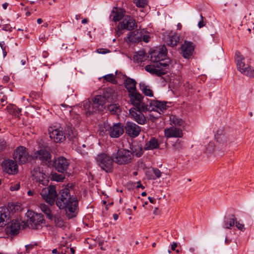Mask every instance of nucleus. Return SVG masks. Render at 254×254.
Listing matches in <instances>:
<instances>
[{"label":"nucleus","instance_id":"obj_39","mask_svg":"<svg viewBox=\"0 0 254 254\" xmlns=\"http://www.w3.org/2000/svg\"><path fill=\"white\" fill-rule=\"evenodd\" d=\"M41 209L49 219L53 220V215L51 213V211L48 206L45 204H42Z\"/></svg>","mask_w":254,"mask_h":254},{"label":"nucleus","instance_id":"obj_36","mask_svg":"<svg viewBox=\"0 0 254 254\" xmlns=\"http://www.w3.org/2000/svg\"><path fill=\"white\" fill-rule=\"evenodd\" d=\"M143 149L142 146L140 144H137L133 145L131 148L132 155L134 154L137 157H140L143 152Z\"/></svg>","mask_w":254,"mask_h":254},{"label":"nucleus","instance_id":"obj_37","mask_svg":"<svg viewBox=\"0 0 254 254\" xmlns=\"http://www.w3.org/2000/svg\"><path fill=\"white\" fill-rule=\"evenodd\" d=\"M108 110L113 115H118L121 111L120 106L116 104L109 105Z\"/></svg>","mask_w":254,"mask_h":254},{"label":"nucleus","instance_id":"obj_46","mask_svg":"<svg viewBox=\"0 0 254 254\" xmlns=\"http://www.w3.org/2000/svg\"><path fill=\"white\" fill-rule=\"evenodd\" d=\"M152 172L156 178H160L161 176V172L157 168H153Z\"/></svg>","mask_w":254,"mask_h":254},{"label":"nucleus","instance_id":"obj_7","mask_svg":"<svg viewBox=\"0 0 254 254\" xmlns=\"http://www.w3.org/2000/svg\"><path fill=\"white\" fill-rule=\"evenodd\" d=\"M39 192L42 198L47 202L52 205L54 204L57 196L56 187L50 185L48 187H45L39 190Z\"/></svg>","mask_w":254,"mask_h":254},{"label":"nucleus","instance_id":"obj_54","mask_svg":"<svg viewBox=\"0 0 254 254\" xmlns=\"http://www.w3.org/2000/svg\"><path fill=\"white\" fill-rule=\"evenodd\" d=\"M122 30L123 29H121V27H120V24H119L117 29L116 30V34L118 36H120L123 33L122 32Z\"/></svg>","mask_w":254,"mask_h":254},{"label":"nucleus","instance_id":"obj_5","mask_svg":"<svg viewBox=\"0 0 254 254\" xmlns=\"http://www.w3.org/2000/svg\"><path fill=\"white\" fill-rule=\"evenodd\" d=\"M235 59L237 69L241 73L249 77H254V69L245 63V58L239 51L236 52Z\"/></svg>","mask_w":254,"mask_h":254},{"label":"nucleus","instance_id":"obj_20","mask_svg":"<svg viewBox=\"0 0 254 254\" xmlns=\"http://www.w3.org/2000/svg\"><path fill=\"white\" fill-rule=\"evenodd\" d=\"M126 133L131 137L137 136L140 132V128L135 124L127 122L124 128Z\"/></svg>","mask_w":254,"mask_h":254},{"label":"nucleus","instance_id":"obj_42","mask_svg":"<svg viewBox=\"0 0 254 254\" xmlns=\"http://www.w3.org/2000/svg\"><path fill=\"white\" fill-rule=\"evenodd\" d=\"M171 119L175 126H181L184 125V121L181 119L178 118L175 116H173Z\"/></svg>","mask_w":254,"mask_h":254},{"label":"nucleus","instance_id":"obj_57","mask_svg":"<svg viewBox=\"0 0 254 254\" xmlns=\"http://www.w3.org/2000/svg\"><path fill=\"white\" fill-rule=\"evenodd\" d=\"M177 247V244L176 243H174L171 246V249L172 250L174 251Z\"/></svg>","mask_w":254,"mask_h":254},{"label":"nucleus","instance_id":"obj_3","mask_svg":"<svg viewBox=\"0 0 254 254\" xmlns=\"http://www.w3.org/2000/svg\"><path fill=\"white\" fill-rule=\"evenodd\" d=\"M117 93L114 87H107L103 89L102 95H96L95 97V105L99 106V109H104V105L108 102H112L117 99Z\"/></svg>","mask_w":254,"mask_h":254},{"label":"nucleus","instance_id":"obj_47","mask_svg":"<svg viewBox=\"0 0 254 254\" xmlns=\"http://www.w3.org/2000/svg\"><path fill=\"white\" fill-rule=\"evenodd\" d=\"M235 225L236 227L241 231H244L245 230L244 225L243 224L240 223L239 222H238L236 220L235 222Z\"/></svg>","mask_w":254,"mask_h":254},{"label":"nucleus","instance_id":"obj_31","mask_svg":"<svg viewBox=\"0 0 254 254\" xmlns=\"http://www.w3.org/2000/svg\"><path fill=\"white\" fill-rule=\"evenodd\" d=\"M159 143L158 140L155 137H151L150 139L146 143L143 149L145 150H153L158 148Z\"/></svg>","mask_w":254,"mask_h":254},{"label":"nucleus","instance_id":"obj_63","mask_svg":"<svg viewBox=\"0 0 254 254\" xmlns=\"http://www.w3.org/2000/svg\"><path fill=\"white\" fill-rule=\"evenodd\" d=\"M64 179V177H63L61 175H59L58 177V178H57L56 180L57 181H61L63 180Z\"/></svg>","mask_w":254,"mask_h":254},{"label":"nucleus","instance_id":"obj_13","mask_svg":"<svg viewBox=\"0 0 254 254\" xmlns=\"http://www.w3.org/2000/svg\"><path fill=\"white\" fill-rule=\"evenodd\" d=\"M105 131L113 138H118L124 132V126L121 123L114 124L112 126L107 125L105 127Z\"/></svg>","mask_w":254,"mask_h":254},{"label":"nucleus","instance_id":"obj_15","mask_svg":"<svg viewBox=\"0 0 254 254\" xmlns=\"http://www.w3.org/2000/svg\"><path fill=\"white\" fill-rule=\"evenodd\" d=\"M147 110H142L139 108H133L129 110V114L131 117L138 124L140 125L145 124L146 120L142 112H145Z\"/></svg>","mask_w":254,"mask_h":254},{"label":"nucleus","instance_id":"obj_55","mask_svg":"<svg viewBox=\"0 0 254 254\" xmlns=\"http://www.w3.org/2000/svg\"><path fill=\"white\" fill-rule=\"evenodd\" d=\"M104 243V241H99L98 242L99 246L100 247V249L102 250H105V249L103 247V245Z\"/></svg>","mask_w":254,"mask_h":254},{"label":"nucleus","instance_id":"obj_26","mask_svg":"<svg viewBox=\"0 0 254 254\" xmlns=\"http://www.w3.org/2000/svg\"><path fill=\"white\" fill-rule=\"evenodd\" d=\"M165 136L167 137H182L183 136L182 130L174 127L165 129Z\"/></svg>","mask_w":254,"mask_h":254},{"label":"nucleus","instance_id":"obj_45","mask_svg":"<svg viewBox=\"0 0 254 254\" xmlns=\"http://www.w3.org/2000/svg\"><path fill=\"white\" fill-rule=\"evenodd\" d=\"M133 2L137 7H144L147 5L146 0H133Z\"/></svg>","mask_w":254,"mask_h":254},{"label":"nucleus","instance_id":"obj_61","mask_svg":"<svg viewBox=\"0 0 254 254\" xmlns=\"http://www.w3.org/2000/svg\"><path fill=\"white\" fill-rule=\"evenodd\" d=\"M27 194L29 195V196H31V195H33V194H34V191L33 190H28V192H27Z\"/></svg>","mask_w":254,"mask_h":254},{"label":"nucleus","instance_id":"obj_18","mask_svg":"<svg viewBox=\"0 0 254 254\" xmlns=\"http://www.w3.org/2000/svg\"><path fill=\"white\" fill-rule=\"evenodd\" d=\"M69 164L68 161L64 157H60L54 162L56 169L61 173H64L67 171Z\"/></svg>","mask_w":254,"mask_h":254},{"label":"nucleus","instance_id":"obj_16","mask_svg":"<svg viewBox=\"0 0 254 254\" xmlns=\"http://www.w3.org/2000/svg\"><path fill=\"white\" fill-rule=\"evenodd\" d=\"M129 96L134 108L140 107L143 110V106L144 107H147V103L145 104L143 101V96L139 93L136 92V90L129 93Z\"/></svg>","mask_w":254,"mask_h":254},{"label":"nucleus","instance_id":"obj_38","mask_svg":"<svg viewBox=\"0 0 254 254\" xmlns=\"http://www.w3.org/2000/svg\"><path fill=\"white\" fill-rule=\"evenodd\" d=\"M6 208L8 210L9 212L14 213L20 209V205L19 203L9 202L8 203L7 207Z\"/></svg>","mask_w":254,"mask_h":254},{"label":"nucleus","instance_id":"obj_11","mask_svg":"<svg viewBox=\"0 0 254 254\" xmlns=\"http://www.w3.org/2000/svg\"><path fill=\"white\" fill-rule=\"evenodd\" d=\"M13 156L16 163L25 164L28 160L29 154L25 147L20 146L14 150Z\"/></svg>","mask_w":254,"mask_h":254},{"label":"nucleus","instance_id":"obj_10","mask_svg":"<svg viewBox=\"0 0 254 254\" xmlns=\"http://www.w3.org/2000/svg\"><path fill=\"white\" fill-rule=\"evenodd\" d=\"M142 109L143 110L154 111L161 114L167 109V106L165 102L150 100L147 101V107L143 106Z\"/></svg>","mask_w":254,"mask_h":254},{"label":"nucleus","instance_id":"obj_6","mask_svg":"<svg viewBox=\"0 0 254 254\" xmlns=\"http://www.w3.org/2000/svg\"><path fill=\"white\" fill-rule=\"evenodd\" d=\"M114 158L106 153H101L97 155L96 160L98 165L107 173H111L113 170Z\"/></svg>","mask_w":254,"mask_h":254},{"label":"nucleus","instance_id":"obj_17","mask_svg":"<svg viewBox=\"0 0 254 254\" xmlns=\"http://www.w3.org/2000/svg\"><path fill=\"white\" fill-rule=\"evenodd\" d=\"M119 24L121 29H126L129 31L132 30L137 27L135 19L128 15L125 16L123 21L120 22Z\"/></svg>","mask_w":254,"mask_h":254},{"label":"nucleus","instance_id":"obj_56","mask_svg":"<svg viewBox=\"0 0 254 254\" xmlns=\"http://www.w3.org/2000/svg\"><path fill=\"white\" fill-rule=\"evenodd\" d=\"M159 213V209L158 207H155L153 210V214L157 215Z\"/></svg>","mask_w":254,"mask_h":254},{"label":"nucleus","instance_id":"obj_12","mask_svg":"<svg viewBox=\"0 0 254 254\" xmlns=\"http://www.w3.org/2000/svg\"><path fill=\"white\" fill-rule=\"evenodd\" d=\"M31 175L33 179L44 186L48 184L49 180L46 179V175L43 173V170L39 166H33L31 169Z\"/></svg>","mask_w":254,"mask_h":254},{"label":"nucleus","instance_id":"obj_8","mask_svg":"<svg viewBox=\"0 0 254 254\" xmlns=\"http://www.w3.org/2000/svg\"><path fill=\"white\" fill-rule=\"evenodd\" d=\"M114 162L119 165H124L130 162L132 158V152L127 149H121L115 155H113Z\"/></svg>","mask_w":254,"mask_h":254},{"label":"nucleus","instance_id":"obj_28","mask_svg":"<svg viewBox=\"0 0 254 254\" xmlns=\"http://www.w3.org/2000/svg\"><path fill=\"white\" fill-rule=\"evenodd\" d=\"M125 11L123 9L114 7L112 9L110 17L114 22L120 21L125 15Z\"/></svg>","mask_w":254,"mask_h":254},{"label":"nucleus","instance_id":"obj_25","mask_svg":"<svg viewBox=\"0 0 254 254\" xmlns=\"http://www.w3.org/2000/svg\"><path fill=\"white\" fill-rule=\"evenodd\" d=\"M33 159H39L42 161L51 162V155L49 151L45 149L36 151L32 156Z\"/></svg>","mask_w":254,"mask_h":254},{"label":"nucleus","instance_id":"obj_9","mask_svg":"<svg viewBox=\"0 0 254 254\" xmlns=\"http://www.w3.org/2000/svg\"><path fill=\"white\" fill-rule=\"evenodd\" d=\"M31 216L29 218V220L27 223L23 222L24 225L22 227L24 228L27 226V224L32 229H39L42 227V224L45 222L43 218V215L40 213H37L33 212L32 214L30 213Z\"/></svg>","mask_w":254,"mask_h":254},{"label":"nucleus","instance_id":"obj_41","mask_svg":"<svg viewBox=\"0 0 254 254\" xmlns=\"http://www.w3.org/2000/svg\"><path fill=\"white\" fill-rule=\"evenodd\" d=\"M134 59L136 60L137 63H141L145 59V53L143 51L138 52L136 53Z\"/></svg>","mask_w":254,"mask_h":254},{"label":"nucleus","instance_id":"obj_50","mask_svg":"<svg viewBox=\"0 0 254 254\" xmlns=\"http://www.w3.org/2000/svg\"><path fill=\"white\" fill-rule=\"evenodd\" d=\"M141 38L140 39V41H143L146 43L148 42L149 38V35H144L143 32H142V35L141 36Z\"/></svg>","mask_w":254,"mask_h":254},{"label":"nucleus","instance_id":"obj_23","mask_svg":"<svg viewBox=\"0 0 254 254\" xmlns=\"http://www.w3.org/2000/svg\"><path fill=\"white\" fill-rule=\"evenodd\" d=\"M194 49V47L192 42L185 41L181 46V52L183 57L189 59L192 55Z\"/></svg>","mask_w":254,"mask_h":254},{"label":"nucleus","instance_id":"obj_30","mask_svg":"<svg viewBox=\"0 0 254 254\" xmlns=\"http://www.w3.org/2000/svg\"><path fill=\"white\" fill-rule=\"evenodd\" d=\"M124 83L129 93L135 91L136 82L134 79L127 77L124 80Z\"/></svg>","mask_w":254,"mask_h":254},{"label":"nucleus","instance_id":"obj_60","mask_svg":"<svg viewBox=\"0 0 254 254\" xmlns=\"http://www.w3.org/2000/svg\"><path fill=\"white\" fill-rule=\"evenodd\" d=\"M3 80L5 81V82H7L8 81L9 78V77L7 76H5L3 77Z\"/></svg>","mask_w":254,"mask_h":254},{"label":"nucleus","instance_id":"obj_62","mask_svg":"<svg viewBox=\"0 0 254 254\" xmlns=\"http://www.w3.org/2000/svg\"><path fill=\"white\" fill-rule=\"evenodd\" d=\"M148 199H149V201L152 203H154V199H153L152 197H151L150 196H149L148 197Z\"/></svg>","mask_w":254,"mask_h":254},{"label":"nucleus","instance_id":"obj_59","mask_svg":"<svg viewBox=\"0 0 254 254\" xmlns=\"http://www.w3.org/2000/svg\"><path fill=\"white\" fill-rule=\"evenodd\" d=\"M88 21L89 20H88V19L87 18H84L83 20H82L81 23L82 24H86V23H88Z\"/></svg>","mask_w":254,"mask_h":254},{"label":"nucleus","instance_id":"obj_49","mask_svg":"<svg viewBox=\"0 0 254 254\" xmlns=\"http://www.w3.org/2000/svg\"><path fill=\"white\" fill-rule=\"evenodd\" d=\"M6 142L3 139H0V151H2L6 148Z\"/></svg>","mask_w":254,"mask_h":254},{"label":"nucleus","instance_id":"obj_29","mask_svg":"<svg viewBox=\"0 0 254 254\" xmlns=\"http://www.w3.org/2000/svg\"><path fill=\"white\" fill-rule=\"evenodd\" d=\"M142 35V31L137 30L129 32L127 36V39L129 42L132 43H136L140 41L141 36Z\"/></svg>","mask_w":254,"mask_h":254},{"label":"nucleus","instance_id":"obj_43","mask_svg":"<svg viewBox=\"0 0 254 254\" xmlns=\"http://www.w3.org/2000/svg\"><path fill=\"white\" fill-rule=\"evenodd\" d=\"M103 78L107 81L111 82L113 84L116 83L117 81L115 80V76L113 74H109L103 76Z\"/></svg>","mask_w":254,"mask_h":254},{"label":"nucleus","instance_id":"obj_24","mask_svg":"<svg viewBox=\"0 0 254 254\" xmlns=\"http://www.w3.org/2000/svg\"><path fill=\"white\" fill-rule=\"evenodd\" d=\"M95 102V97L93 100V103L91 104L89 100H86L83 102V109L85 111V114L86 116L90 115L91 113L97 111H102L103 109H99V106H96Z\"/></svg>","mask_w":254,"mask_h":254},{"label":"nucleus","instance_id":"obj_40","mask_svg":"<svg viewBox=\"0 0 254 254\" xmlns=\"http://www.w3.org/2000/svg\"><path fill=\"white\" fill-rule=\"evenodd\" d=\"M52 220L54 221L55 225L58 227H62L64 226V222L59 215H53Z\"/></svg>","mask_w":254,"mask_h":254},{"label":"nucleus","instance_id":"obj_44","mask_svg":"<svg viewBox=\"0 0 254 254\" xmlns=\"http://www.w3.org/2000/svg\"><path fill=\"white\" fill-rule=\"evenodd\" d=\"M183 142L178 139L177 141L173 144V149L176 151H179L183 148Z\"/></svg>","mask_w":254,"mask_h":254},{"label":"nucleus","instance_id":"obj_4","mask_svg":"<svg viewBox=\"0 0 254 254\" xmlns=\"http://www.w3.org/2000/svg\"><path fill=\"white\" fill-rule=\"evenodd\" d=\"M74 185L72 184H69L62 189L59 194H57L56 197V204L60 209L66 208L69 202L72 199L70 195V191L73 190Z\"/></svg>","mask_w":254,"mask_h":254},{"label":"nucleus","instance_id":"obj_14","mask_svg":"<svg viewBox=\"0 0 254 254\" xmlns=\"http://www.w3.org/2000/svg\"><path fill=\"white\" fill-rule=\"evenodd\" d=\"M2 170L5 173L14 175L18 173V165L16 162L11 159H5L1 163Z\"/></svg>","mask_w":254,"mask_h":254},{"label":"nucleus","instance_id":"obj_58","mask_svg":"<svg viewBox=\"0 0 254 254\" xmlns=\"http://www.w3.org/2000/svg\"><path fill=\"white\" fill-rule=\"evenodd\" d=\"M137 185L136 186V188H141L142 189H144V187L143 186L141 183H140V182H138L137 183Z\"/></svg>","mask_w":254,"mask_h":254},{"label":"nucleus","instance_id":"obj_53","mask_svg":"<svg viewBox=\"0 0 254 254\" xmlns=\"http://www.w3.org/2000/svg\"><path fill=\"white\" fill-rule=\"evenodd\" d=\"M34 247V245L29 244L25 246L26 249V252L28 253L29 252V251L32 249Z\"/></svg>","mask_w":254,"mask_h":254},{"label":"nucleus","instance_id":"obj_27","mask_svg":"<svg viewBox=\"0 0 254 254\" xmlns=\"http://www.w3.org/2000/svg\"><path fill=\"white\" fill-rule=\"evenodd\" d=\"M0 226L6 225L10 218V212L6 207H0Z\"/></svg>","mask_w":254,"mask_h":254},{"label":"nucleus","instance_id":"obj_1","mask_svg":"<svg viewBox=\"0 0 254 254\" xmlns=\"http://www.w3.org/2000/svg\"><path fill=\"white\" fill-rule=\"evenodd\" d=\"M167 49L162 47L159 51L155 50L150 53V61L152 64L147 65L145 69L151 74L158 76L165 74L169 69L170 60L166 59Z\"/></svg>","mask_w":254,"mask_h":254},{"label":"nucleus","instance_id":"obj_52","mask_svg":"<svg viewBox=\"0 0 254 254\" xmlns=\"http://www.w3.org/2000/svg\"><path fill=\"white\" fill-rule=\"evenodd\" d=\"M200 17H201V20L200 21H199V22L198 23V26L199 28H202L203 26H204L205 24L203 21V17L201 14L200 15Z\"/></svg>","mask_w":254,"mask_h":254},{"label":"nucleus","instance_id":"obj_22","mask_svg":"<svg viewBox=\"0 0 254 254\" xmlns=\"http://www.w3.org/2000/svg\"><path fill=\"white\" fill-rule=\"evenodd\" d=\"M78 202L77 199L72 198L66 207V212L68 218L75 217L78 213Z\"/></svg>","mask_w":254,"mask_h":254},{"label":"nucleus","instance_id":"obj_21","mask_svg":"<svg viewBox=\"0 0 254 254\" xmlns=\"http://www.w3.org/2000/svg\"><path fill=\"white\" fill-rule=\"evenodd\" d=\"M5 229V233L9 236H14L19 233L20 223L16 220L8 221Z\"/></svg>","mask_w":254,"mask_h":254},{"label":"nucleus","instance_id":"obj_19","mask_svg":"<svg viewBox=\"0 0 254 254\" xmlns=\"http://www.w3.org/2000/svg\"><path fill=\"white\" fill-rule=\"evenodd\" d=\"M48 131L50 138L55 142H63L65 139V136L63 132L59 128L54 129L53 127H50Z\"/></svg>","mask_w":254,"mask_h":254},{"label":"nucleus","instance_id":"obj_51","mask_svg":"<svg viewBox=\"0 0 254 254\" xmlns=\"http://www.w3.org/2000/svg\"><path fill=\"white\" fill-rule=\"evenodd\" d=\"M20 188V185L19 184H15L14 185H12L10 187V190L11 191L13 190H17Z\"/></svg>","mask_w":254,"mask_h":254},{"label":"nucleus","instance_id":"obj_2","mask_svg":"<svg viewBox=\"0 0 254 254\" xmlns=\"http://www.w3.org/2000/svg\"><path fill=\"white\" fill-rule=\"evenodd\" d=\"M216 141L225 146L230 147L236 140L235 133L227 128H219L215 135Z\"/></svg>","mask_w":254,"mask_h":254},{"label":"nucleus","instance_id":"obj_33","mask_svg":"<svg viewBox=\"0 0 254 254\" xmlns=\"http://www.w3.org/2000/svg\"><path fill=\"white\" fill-rule=\"evenodd\" d=\"M6 109L10 114L12 115L15 117H19L21 109L17 108L15 105L13 104H9L6 107Z\"/></svg>","mask_w":254,"mask_h":254},{"label":"nucleus","instance_id":"obj_32","mask_svg":"<svg viewBox=\"0 0 254 254\" xmlns=\"http://www.w3.org/2000/svg\"><path fill=\"white\" fill-rule=\"evenodd\" d=\"M236 220V218L234 215L228 216L225 218L223 227L226 229H230L234 225Z\"/></svg>","mask_w":254,"mask_h":254},{"label":"nucleus","instance_id":"obj_64","mask_svg":"<svg viewBox=\"0 0 254 254\" xmlns=\"http://www.w3.org/2000/svg\"><path fill=\"white\" fill-rule=\"evenodd\" d=\"M8 5V3L6 2V3H3L2 4V7H3V9H6L7 8Z\"/></svg>","mask_w":254,"mask_h":254},{"label":"nucleus","instance_id":"obj_48","mask_svg":"<svg viewBox=\"0 0 254 254\" xmlns=\"http://www.w3.org/2000/svg\"><path fill=\"white\" fill-rule=\"evenodd\" d=\"M97 52L99 54H105L110 52V50L107 49L99 48L97 50Z\"/></svg>","mask_w":254,"mask_h":254},{"label":"nucleus","instance_id":"obj_34","mask_svg":"<svg viewBox=\"0 0 254 254\" xmlns=\"http://www.w3.org/2000/svg\"><path fill=\"white\" fill-rule=\"evenodd\" d=\"M140 90L146 95L150 97L153 96L152 91L144 83H139Z\"/></svg>","mask_w":254,"mask_h":254},{"label":"nucleus","instance_id":"obj_35","mask_svg":"<svg viewBox=\"0 0 254 254\" xmlns=\"http://www.w3.org/2000/svg\"><path fill=\"white\" fill-rule=\"evenodd\" d=\"M179 40V36L175 34L169 37V39L167 41V44L172 47H174L178 44Z\"/></svg>","mask_w":254,"mask_h":254}]
</instances>
